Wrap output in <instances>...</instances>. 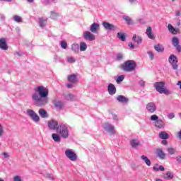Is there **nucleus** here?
Masks as SVG:
<instances>
[{"label":"nucleus","instance_id":"12","mask_svg":"<svg viewBox=\"0 0 181 181\" xmlns=\"http://www.w3.org/2000/svg\"><path fill=\"white\" fill-rule=\"evenodd\" d=\"M146 110L150 113L153 114L156 111V105L154 103L150 102L146 106Z\"/></svg>","mask_w":181,"mask_h":181},{"label":"nucleus","instance_id":"37","mask_svg":"<svg viewBox=\"0 0 181 181\" xmlns=\"http://www.w3.org/2000/svg\"><path fill=\"white\" fill-rule=\"evenodd\" d=\"M46 22H47V21L46 19L40 18L39 25H40V28H45V26L46 25Z\"/></svg>","mask_w":181,"mask_h":181},{"label":"nucleus","instance_id":"21","mask_svg":"<svg viewBox=\"0 0 181 181\" xmlns=\"http://www.w3.org/2000/svg\"><path fill=\"white\" fill-rule=\"evenodd\" d=\"M155 127L159 129H162V128H165V124L163 123V121L158 119L155 122Z\"/></svg>","mask_w":181,"mask_h":181},{"label":"nucleus","instance_id":"11","mask_svg":"<svg viewBox=\"0 0 181 181\" xmlns=\"http://www.w3.org/2000/svg\"><path fill=\"white\" fill-rule=\"evenodd\" d=\"M102 25L106 30H110V31L114 32L117 29L116 25H115L114 24L110 23L108 22H106V21L103 22Z\"/></svg>","mask_w":181,"mask_h":181},{"label":"nucleus","instance_id":"42","mask_svg":"<svg viewBox=\"0 0 181 181\" xmlns=\"http://www.w3.org/2000/svg\"><path fill=\"white\" fill-rule=\"evenodd\" d=\"M168 153H170V155H175V152H176V150H175V148L170 147V148H168L167 149Z\"/></svg>","mask_w":181,"mask_h":181},{"label":"nucleus","instance_id":"46","mask_svg":"<svg viewBox=\"0 0 181 181\" xmlns=\"http://www.w3.org/2000/svg\"><path fill=\"white\" fill-rule=\"evenodd\" d=\"M148 54L151 60H153V59L155 58V54H153V53L151 51L148 52Z\"/></svg>","mask_w":181,"mask_h":181},{"label":"nucleus","instance_id":"3","mask_svg":"<svg viewBox=\"0 0 181 181\" xmlns=\"http://www.w3.org/2000/svg\"><path fill=\"white\" fill-rule=\"evenodd\" d=\"M154 87L160 94H165V95H170V90L165 88V82H156Z\"/></svg>","mask_w":181,"mask_h":181},{"label":"nucleus","instance_id":"38","mask_svg":"<svg viewBox=\"0 0 181 181\" xmlns=\"http://www.w3.org/2000/svg\"><path fill=\"white\" fill-rule=\"evenodd\" d=\"M124 78H125V76L120 75L117 78L116 82L117 83V84H119V83H122V81H124Z\"/></svg>","mask_w":181,"mask_h":181},{"label":"nucleus","instance_id":"13","mask_svg":"<svg viewBox=\"0 0 181 181\" xmlns=\"http://www.w3.org/2000/svg\"><path fill=\"white\" fill-rule=\"evenodd\" d=\"M90 30L92 33H98V31L100 30V24L93 23L90 26Z\"/></svg>","mask_w":181,"mask_h":181},{"label":"nucleus","instance_id":"59","mask_svg":"<svg viewBox=\"0 0 181 181\" xmlns=\"http://www.w3.org/2000/svg\"><path fill=\"white\" fill-rule=\"evenodd\" d=\"M158 169H159V170H160L161 172H163V170H165V167H163V165H159V166H158Z\"/></svg>","mask_w":181,"mask_h":181},{"label":"nucleus","instance_id":"61","mask_svg":"<svg viewBox=\"0 0 181 181\" xmlns=\"http://www.w3.org/2000/svg\"><path fill=\"white\" fill-rule=\"evenodd\" d=\"M54 62H57V60H59V55L55 54L53 57Z\"/></svg>","mask_w":181,"mask_h":181},{"label":"nucleus","instance_id":"51","mask_svg":"<svg viewBox=\"0 0 181 181\" xmlns=\"http://www.w3.org/2000/svg\"><path fill=\"white\" fill-rule=\"evenodd\" d=\"M153 170H155L156 172H159V165L158 164H156L153 168Z\"/></svg>","mask_w":181,"mask_h":181},{"label":"nucleus","instance_id":"54","mask_svg":"<svg viewBox=\"0 0 181 181\" xmlns=\"http://www.w3.org/2000/svg\"><path fill=\"white\" fill-rule=\"evenodd\" d=\"M3 156L5 158V159H8V158H9V154L6 152H4Z\"/></svg>","mask_w":181,"mask_h":181},{"label":"nucleus","instance_id":"29","mask_svg":"<svg viewBox=\"0 0 181 181\" xmlns=\"http://www.w3.org/2000/svg\"><path fill=\"white\" fill-rule=\"evenodd\" d=\"M71 50L74 53H78V52L80 51V45H78V44H73L71 45Z\"/></svg>","mask_w":181,"mask_h":181},{"label":"nucleus","instance_id":"49","mask_svg":"<svg viewBox=\"0 0 181 181\" xmlns=\"http://www.w3.org/2000/svg\"><path fill=\"white\" fill-rule=\"evenodd\" d=\"M175 47L178 53L181 52V45H178L177 46H175Z\"/></svg>","mask_w":181,"mask_h":181},{"label":"nucleus","instance_id":"4","mask_svg":"<svg viewBox=\"0 0 181 181\" xmlns=\"http://www.w3.org/2000/svg\"><path fill=\"white\" fill-rule=\"evenodd\" d=\"M27 115L30 117L33 122H35V124H39V122L40 121V117H39V115H37V113H36V112H35L33 110L28 109Z\"/></svg>","mask_w":181,"mask_h":181},{"label":"nucleus","instance_id":"53","mask_svg":"<svg viewBox=\"0 0 181 181\" xmlns=\"http://www.w3.org/2000/svg\"><path fill=\"white\" fill-rule=\"evenodd\" d=\"M174 117H175V114H174V113H170V114H168V117L170 119H173Z\"/></svg>","mask_w":181,"mask_h":181},{"label":"nucleus","instance_id":"45","mask_svg":"<svg viewBox=\"0 0 181 181\" xmlns=\"http://www.w3.org/2000/svg\"><path fill=\"white\" fill-rule=\"evenodd\" d=\"M61 47H62V49H67V42H66L65 41H62Z\"/></svg>","mask_w":181,"mask_h":181},{"label":"nucleus","instance_id":"26","mask_svg":"<svg viewBox=\"0 0 181 181\" xmlns=\"http://www.w3.org/2000/svg\"><path fill=\"white\" fill-rule=\"evenodd\" d=\"M52 138L53 141H54V142H61L62 141L60 135H59L56 133H54L52 134Z\"/></svg>","mask_w":181,"mask_h":181},{"label":"nucleus","instance_id":"62","mask_svg":"<svg viewBox=\"0 0 181 181\" xmlns=\"http://www.w3.org/2000/svg\"><path fill=\"white\" fill-rule=\"evenodd\" d=\"M175 15H176V16H180V15H181L180 11H175Z\"/></svg>","mask_w":181,"mask_h":181},{"label":"nucleus","instance_id":"44","mask_svg":"<svg viewBox=\"0 0 181 181\" xmlns=\"http://www.w3.org/2000/svg\"><path fill=\"white\" fill-rule=\"evenodd\" d=\"M13 181H23V180H22V177L16 175L13 177Z\"/></svg>","mask_w":181,"mask_h":181},{"label":"nucleus","instance_id":"6","mask_svg":"<svg viewBox=\"0 0 181 181\" xmlns=\"http://www.w3.org/2000/svg\"><path fill=\"white\" fill-rule=\"evenodd\" d=\"M65 156L72 162L77 160V154L71 149H66L65 151Z\"/></svg>","mask_w":181,"mask_h":181},{"label":"nucleus","instance_id":"40","mask_svg":"<svg viewBox=\"0 0 181 181\" xmlns=\"http://www.w3.org/2000/svg\"><path fill=\"white\" fill-rule=\"evenodd\" d=\"M13 21H15V22H17V23L23 22L22 17H21L19 16H13Z\"/></svg>","mask_w":181,"mask_h":181},{"label":"nucleus","instance_id":"50","mask_svg":"<svg viewBox=\"0 0 181 181\" xmlns=\"http://www.w3.org/2000/svg\"><path fill=\"white\" fill-rule=\"evenodd\" d=\"M123 57L122 54H117V60H122Z\"/></svg>","mask_w":181,"mask_h":181},{"label":"nucleus","instance_id":"1","mask_svg":"<svg viewBox=\"0 0 181 181\" xmlns=\"http://www.w3.org/2000/svg\"><path fill=\"white\" fill-rule=\"evenodd\" d=\"M35 93L32 95L33 101H35L37 107H43L49 103V89L43 86L34 88Z\"/></svg>","mask_w":181,"mask_h":181},{"label":"nucleus","instance_id":"63","mask_svg":"<svg viewBox=\"0 0 181 181\" xmlns=\"http://www.w3.org/2000/svg\"><path fill=\"white\" fill-rule=\"evenodd\" d=\"M162 144L163 145H168V141H166V140L162 141Z\"/></svg>","mask_w":181,"mask_h":181},{"label":"nucleus","instance_id":"23","mask_svg":"<svg viewBox=\"0 0 181 181\" xmlns=\"http://www.w3.org/2000/svg\"><path fill=\"white\" fill-rule=\"evenodd\" d=\"M38 112L41 118H47V117H49L47 112L45 109H40Z\"/></svg>","mask_w":181,"mask_h":181},{"label":"nucleus","instance_id":"28","mask_svg":"<svg viewBox=\"0 0 181 181\" xmlns=\"http://www.w3.org/2000/svg\"><path fill=\"white\" fill-rule=\"evenodd\" d=\"M168 29L170 33L173 35H176L177 33V30L172 26V24H168Z\"/></svg>","mask_w":181,"mask_h":181},{"label":"nucleus","instance_id":"39","mask_svg":"<svg viewBox=\"0 0 181 181\" xmlns=\"http://www.w3.org/2000/svg\"><path fill=\"white\" fill-rule=\"evenodd\" d=\"M66 62H68V63H76V59L71 56H69L66 57Z\"/></svg>","mask_w":181,"mask_h":181},{"label":"nucleus","instance_id":"15","mask_svg":"<svg viewBox=\"0 0 181 181\" xmlns=\"http://www.w3.org/2000/svg\"><path fill=\"white\" fill-rule=\"evenodd\" d=\"M0 49L1 50H8V44L6 43V38H0Z\"/></svg>","mask_w":181,"mask_h":181},{"label":"nucleus","instance_id":"30","mask_svg":"<svg viewBox=\"0 0 181 181\" xmlns=\"http://www.w3.org/2000/svg\"><path fill=\"white\" fill-rule=\"evenodd\" d=\"M154 49L156 52H158L159 53H162L165 50V48L160 44L156 45L154 47Z\"/></svg>","mask_w":181,"mask_h":181},{"label":"nucleus","instance_id":"22","mask_svg":"<svg viewBox=\"0 0 181 181\" xmlns=\"http://www.w3.org/2000/svg\"><path fill=\"white\" fill-rule=\"evenodd\" d=\"M64 100H66V101H74L76 96L71 93H66L64 95Z\"/></svg>","mask_w":181,"mask_h":181},{"label":"nucleus","instance_id":"24","mask_svg":"<svg viewBox=\"0 0 181 181\" xmlns=\"http://www.w3.org/2000/svg\"><path fill=\"white\" fill-rule=\"evenodd\" d=\"M157 156L160 159H165L166 158V154L160 148L157 149Z\"/></svg>","mask_w":181,"mask_h":181},{"label":"nucleus","instance_id":"48","mask_svg":"<svg viewBox=\"0 0 181 181\" xmlns=\"http://www.w3.org/2000/svg\"><path fill=\"white\" fill-rule=\"evenodd\" d=\"M4 127H2V124H0V138L4 136Z\"/></svg>","mask_w":181,"mask_h":181},{"label":"nucleus","instance_id":"27","mask_svg":"<svg viewBox=\"0 0 181 181\" xmlns=\"http://www.w3.org/2000/svg\"><path fill=\"white\" fill-rule=\"evenodd\" d=\"M158 136L160 138V139H168L169 138V134H168L166 132H160Z\"/></svg>","mask_w":181,"mask_h":181},{"label":"nucleus","instance_id":"58","mask_svg":"<svg viewBox=\"0 0 181 181\" xmlns=\"http://www.w3.org/2000/svg\"><path fill=\"white\" fill-rule=\"evenodd\" d=\"M139 84L141 87H145V82L144 81H140Z\"/></svg>","mask_w":181,"mask_h":181},{"label":"nucleus","instance_id":"25","mask_svg":"<svg viewBox=\"0 0 181 181\" xmlns=\"http://www.w3.org/2000/svg\"><path fill=\"white\" fill-rule=\"evenodd\" d=\"M174 175H173V173L170 172V171H168L164 175H163V177L165 179H168V180H172V179H173L174 177Z\"/></svg>","mask_w":181,"mask_h":181},{"label":"nucleus","instance_id":"7","mask_svg":"<svg viewBox=\"0 0 181 181\" xmlns=\"http://www.w3.org/2000/svg\"><path fill=\"white\" fill-rule=\"evenodd\" d=\"M103 129L106 131V132H108L110 135H114L115 134V127L114 125L110 124V123H105L103 125Z\"/></svg>","mask_w":181,"mask_h":181},{"label":"nucleus","instance_id":"19","mask_svg":"<svg viewBox=\"0 0 181 181\" xmlns=\"http://www.w3.org/2000/svg\"><path fill=\"white\" fill-rule=\"evenodd\" d=\"M132 40L137 43V45H141V43H142V37L134 34L132 37Z\"/></svg>","mask_w":181,"mask_h":181},{"label":"nucleus","instance_id":"16","mask_svg":"<svg viewBox=\"0 0 181 181\" xmlns=\"http://www.w3.org/2000/svg\"><path fill=\"white\" fill-rule=\"evenodd\" d=\"M67 80L68 81H69V83H71L72 84H76V83H77L78 81L77 75L74 74L72 75H69L67 77Z\"/></svg>","mask_w":181,"mask_h":181},{"label":"nucleus","instance_id":"34","mask_svg":"<svg viewBox=\"0 0 181 181\" xmlns=\"http://www.w3.org/2000/svg\"><path fill=\"white\" fill-rule=\"evenodd\" d=\"M123 19L127 23V25H134V21L128 16H123Z\"/></svg>","mask_w":181,"mask_h":181},{"label":"nucleus","instance_id":"36","mask_svg":"<svg viewBox=\"0 0 181 181\" xmlns=\"http://www.w3.org/2000/svg\"><path fill=\"white\" fill-rule=\"evenodd\" d=\"M132 148H136L137 146H139V141L136 139H133L130 142Z\"/></svg>","mask_w":181,"mask_h":181},{"label":"nucleus","instance_id":"20","mask_svg":"<svg viewBox=\"0 0 181 181\" xmlns=\"http://www.w3.org/2000/svg\"><path fill=\"white\" fill-rule=\"evenodd\" d=\"M116 100L119 103H122V104H124L125 103H128V98H127L125 96L122 95L117 96Z\"/></svg>","mask_w":181,"mask_h":181},{"label":"nucleus","instance_id":"14","mask_svg":"<svg viewBox=\"0 0 181 181\" xmlns=\"http://www.w3.org/2000/svg\"><path fill=\"white\" fill-rule=\"evenodd\" d=\"M107 91L110 95H114L117 93V88L114 84L110 83L107 86Z\"/></svg>","mask_w":181,"mask_h":181},{"label":"nucleus","instance_id":"18","mask_svg":"<svg viewBox=\"0 0 181 181\" xmlns=\"http://www.w3.org/2000/svg\"><path fill=\"white\" fill-rule=\"evenodd\" d=\"M52 103L55 108H59V110H62V108H63V106H64L63 102L59 100H53Z\"/></svg>","mask_w":181,"mask_h":181},{"label":"nucleus","instance_id":"52","mask_svg":"<svg viewBox=\"0 0 181 181\" xmlns=\"http://www.w3.org/2000/svg\"><path fill=\"white\" fill-rule=\"evenodd\" d=\"M128 46L129 49H135V45L132 42H129Z\"/></svg>","mask_w":181,"mask_h":181},{"label":"nucleus","instance_id":"55","mask_svg":"<svg viewBox=\"0 0 181 181\" xmlns=\"http://www.w3.org/2000/svg\"><path fill=\"white\" fill-rule=\"evenodd\" d=\"M176 160L178 162V163H181V156H178L176 157Z\"/></svg>","mask_w":181,"mask_h":181},{"label":"nucleus","instance_id":"56","mask_svg":"<svg viewBox=\"0 0 181 181\" xmlns=\"http://www.w3.org/2000/svg\"><path fill=\"white\" fill-rule=\"evenodd\" d=\"M66 87L68 88H73V87H74V85H73V83H68L66 84Z\"/></svg>","mask_w":181,"mask_h":181},{"label":"nucleus","instance_id":"35","mask_svg":"<svg viewBox=\"0 0 181 181\" xmlns=\"http://www.w3.org/2000/svg\"><path fill=\"white\" fill-rule=\"evenodd\" d=\"M117 37H118V39L122 40V42H125L126 40L125 34L124 33H118L117 34Z\"/></svg>","mask_w":181,"mask_h":181},{"label":"nucleus","instance_id":"47","mask_svg":"<svg viewBox=\"0 0 181 181\" xmlns=\"http://www.w3.org/2000/svg\"><path fill=\"white\" fill-rule=\"evenodd\" d=\"M45 177H47V179H49V180H54V177H53L50 174H46Z\"/></svg>","mask_w":181,"mask_h":181},{"label":"nucleus","instance_id":"8","mask_svg":"<svg viewBox=\"0 0 181 181\" xmlns=\"http://www.w3.org/2000/svg\"><path fill=\"white\" fill-rule=\"evenodd\" d=\"M168 61L173 69L174 70H177V57L175 56L174 54H171L168 58Z\"/></svg>","mask_w":181,"mask_h":181},{"label":"nucleus","instance_id":"32","mask_svg":"<svg viewBox=\"0 0 181 181\" xmlns=\"http://www.w3.org/2000/svg\"><path fill=\"white\" fill-rule=\"evenodd\" d=\"M141 158L142 159V160H144V162L146 163V165H147L148 166H151V160H149V158H148V157H146V156H141Z\"/></svg>","mask_w":181,"mask_h":181},{"label":"nucleus","instance_id":"2","mask_svg":"<svg viewBox=\"0 0 181 181\" xmlns=\"http://www.w3.org/2000/svg\"><path fill=\"white\" fill-rule=\"evenodd\" d=\"M136 69V62L134 60H127L122 65V69L127 73H131Z\"/></svg>","mask_w":181,"mask_h":181},{"label":"nucleus","instance_id":"41","mask_svg":"<svg viewBox=\"0 0 181 181\" xmlns=\"http://www.w3.org/2000/svg\"><path fill=\"white\" fill-rule=\"evenodd\" d=\"M51 18L52 19H56L57 18H59V13L54 11H51Z\"/></svg>","mask_w":181,"mask_h":181},{"label":"nucleus","instance_id":"57","mask_svg":"<svg viewBox=\"0 0 181 181\" xmlns=\"http://www.w3.org/2000/svg\"><path fill=\"white\" fill-rule=\"evenodd\" d=\"M112 118L115 121H117L118 120V116H117V115L113 114L112 115Z\"/></svg>","mask_w":181,"mask_h":181},{"label":"nucleus","instance_id":"17","mask_svg":"<svg viewBox=\"0 0 181 181\" xmlns=\"http://www.w3.org/2000/svg\"><path fill=\"white\" fill-rule=\"evenodd\" d=\"M146 35H147L148 39H151L152 40H154L155 35L153 33H152V28L151 27H147L146 30Z\"/></svg>","mask_w":181,"mask_h":181},{"label":"nucleus","instance_id":"5","mask_svg":"<svg viewBox=\"0 0 181 181\" xmlns=\"http://www.w3.org/2000/svg\"><path fill=\"white\" fill-rule=\"evenodd\" d=\"M58 131L59 132V135L62 138H64V139H67V138H69V128H67V126L64 124H61Z\"/></svg>","mask_w":181,"mask_h":181},{"label":"nucleus","instance_id":"9","mask_svg":"<svg viewBox=\"0 0 181 181\" xmlns=\"http://www.w3.org/2000/svg\"><path fill=\"white\" fill-rule=\"evenodd\" d=\"M48 127L54 130L56 129L57 132H59V129L60 128V126H59V122L57 120L51 119L48 121Z\"/></svg>","mask_w":181,"mask_h":181},{"label":"nucleus","instance_id":"31","mask_svg":"<svg viewBox=\"0 0 181 181\" xmlns=\"http://www.w3.org/2000/svg\"><path fill=\"white\" fill-rule=\"evenodd\" d=\"M79 49L81 52H86L87 50V44L84 42H81Z\"/></svg>","mask_w":181,"mask_h":181},{"label":"nucleus","instance_id":"10","mask_svg":"<svg viewBox=\"0 0 181 181\" xmlns=\"http://www.w3.org/2000/svg\"><path fill=\"white\" fill-rule=\"evenodd\" d=\"M83 39L88 42H94V40H95V35L90 31H86L83 33Z\"/></svg>","mask_w":181,"mask_h":181},{"label":"nucleus","instance_id":"33","mask_svg":"<svg viewBox=\"0 0 181 181\" xmlns=\"http://www.w3.org/2000/svg\"><path fill=\"white\" fill-rule=\"evenodd\" d=\"M180 43V41L179 40V38H177V37H174L172 39V45L173 46H174V47H175L176 46L179 45Z\"/></svg>","mask_w":181,"mask_h":181},{"label":"nucleus","instance_id":"60","mask_svg":"<svg viewBox=\"0 0 181 181\" xmlns=\"http://www.w3.org/2000/svg\"><path fill=\"white\" fill-rule=\"evenodd\" d=\"M0 20L1 21H5V15L1 14L0 15Z\"/></svg>","mask_w":181,"mask_h":181},{"label":"nucleus","instance_id":"43","mask_svg":"<svg viewBox=\"0 0 181 181\" xmlns=\"http://www.w3.org/2000/svg\"><path fill=\"white\" fill-rule=\"evenodd\" d=\"M150 119H151V121L156 122L157 120L159 119V117H158V115H153L151 116Z\"/></svg>","mask_w":181,"mask_h":181},{"label":"nucleus","instance_id":"64","mask_svg":"<svg viewBox=\"0 0 181 181\" xmlns=\"http://www.w3.org/2000/svg\"><path fill=\"white\" fill-rule=\"evenodd\" d=\"M178 138L179 139H181V131L178 132Z\"/></svg>","mask_w":181,"mask_h":181}]
</instances>
